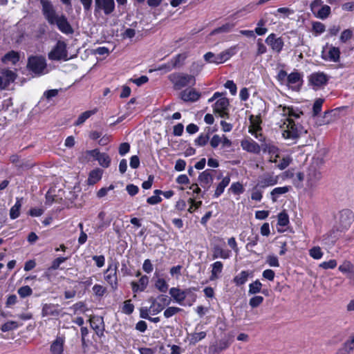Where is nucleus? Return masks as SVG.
I'll list each match as a JSON object with an SVG mask.
<instances>
[{
    "label": "nucleus",
    "instance_id": "f257e3e1",
    "mask_svg": "<svg viewBox=\"0 0 354 354\" xmlns=\"http://www.w3.org/2000/svg\"><path fill=\"white\" fill-rule=\"evenodd\" d=\"M279 108H282V115L288 116L286 118L287 129L284 130L282 136L285 139H295L299 136L300 131L297 124L290 117L299 118V114L297 113L292 106H286L280 105Z\"/></svg>",
    "mask_w": 354,
    "mask_h": 354
},
{
    "label": "nucleus",
    "instance_id": "f03ea898",
    "mask_svg": "<svg viewBox=\"0 0 354 354\" xmlns=\"http://www.w3.org/2000/svg\"><path fill=\"white\" fill-rule=\"evenodd\" d=\"M168 80L172 84L174 91H180L187 86H194L196 80L194 75L182 72H174L167 76Z\"/></svg>",
    "mask_w": 354,
    "mask_h": 354
},
{
    "label": "nucleus",
    "instance_id": "7ed1b4c3",
    "mask_svg": "<svg viewBox=\"0 0 354 354\" xmlns=\"http://www.w3.org/2000/svg\"><path fill=\"white\" fill-rule=\"evenodd\" d=\"M211 245L213 259L218 258L227 259L231 257V250L223 248L225 246V241L223 238L216 236H214L212 239Z\"/></svg>",
    "mask_w": 354,
    "mask_h": 354
},
{
    "label": "nucleus",
    "instance_id": "20e7f679",
    "mask_svg": "<svg viewBox=\"0 0 354 354\" xmlns=\"http://www.w3.org/2000/svg\"><path fill=\"white\" fill-rule=\"evenodd\" d=\"M47 66L46 58L42 55H30L28 57L26 68L36 76H41Z\"/></svg>",
    "mask_w": 354,
    "mask_h": 354
},
{
    "label": "nucleus",
    "instance_id": "39448f33",
    "mask_svg": "<svg viewBox=\"0 0 354 354\" xmlns=\"http://www.w3.org/2000/svg\"><path fill=\"white\" fill-rule=\"evenodd\" d=\"M118 266V261H112L111 263H109L107 269L104 272V280L113 290H116L118 288V279L117 274Z\"/></svg>",
    "mask_w": 354,
    "mask_h": 354
},
{
    "label": "nucleus",
    "instance_id": "423d86ee",
    "mask_svg": "<svg viewBox=\"0 0 354 354\" xmlns=\"http://www.w3.org/2000/svg\"><path fill=\"white\" fill-rule=\"evenodd\" d=\"M48 57L50 60L67 61L68 59V51L66 48V44L65 43V41L61 40L57 41L55 46L48 53Z\"/></svg>",
    "mask_w": 354,
    "mask_h": 354
},
{
    "label": "nucleus",
    "instance_id": "0eeeda50",
    "mask_svg": "<svg viewBox=\"0 0 354 354\" xmlns=\"http://www.w3.org/2000/svg\"><path fill=\"white\" fill-rule=\"evenodd\" d=\"M216 172V170L207 169L199 174L198 177V181L200 185L204 189V191L203 192V194L201 195L202 198H204L205 192H207L211 187L214 180L213 175Z\"/></svg>",
    "mask_w": 354,
    "mask_h": 354
},
{
    "label": "nucleus",
    "instance_id": "6e6552de",
    "mask_svg": "<svg viewBox=\"0 0 354 354\" xmlns=\"http://www.w3.org/2000/svg\"><path fill=\"white\" fill-rule=\"evenodd\" d=\"M229 106V99L225 97H221L213 104V111L214 113L218 114L221 118L228 119L230 118Z\"/></svg>",
    "mask_w": 354,
    "mask_h": 354
},
{
    "label": "nucleus",
    "instance_id": "1a4fd4ad",
    "mask_svg": "<svg viewBox=\"0 0 354 354\" xmlns=\"http://www.w3.org/2000/svg\"><path fill=\"white\" fill-rule=\"evenodd\" d=\"M354 221V214L349 209H344L339 212V229L341 232L347 230Z\"/></svg>",
    "mask_w": 354,
    "mask_h": 354
},
{
    "label": "nucleus",
    "instance_id": "9d476101",
    "mask_svg": "<svg viewBox=\"0 0 354 354\" xmlns=\"http://www.w3.org/2000/svg\"><path fill=\"white\" fill-rule=\"evenodd\" d=\"M261 149L265 153H268L271 158L274 156V158L270 160L272 162L277 163V158H279V149L275 145L273 141L263 138L261 140Z\"/></svg>",
    "mask_w": 354,
    "mask_h": 354
},
{
    "label": "nucleus",
    "instance_id": "9b49d317",
    "mask_svg": "<svg viewBox=\"0 0 354 354\" xmlns=\"http://www.w3.org/2000/svg\"><path fill=\"white\" fill-rule=\"evenodd\" d=\"M40 3L42 6V13L44 17L50 24L54 25V21L59 16L56 15L52 3L49 0H40Z\"/></svg>",
    "mask_w": 354,
    "mask_h": 354
},
{
    "label": "nucleus",
    "instance_id": "f8f14e48",
    "mask_svg": "<svg viewBox=\"0 0 354 354\" xmlns=\"http://www.w3.org/2000/svg\"><path fill=\"white\" fill-rule=\"evenodd\" d=\"M265 42L277 53H280L284 46V41L281 37H277L275 33H270L266 39Z\"/></svg>",
    "mask_w": 354,
    "mask_h": 354
},
{
    "label": "nucleus",
    "instance_id": "ddd939ff",
    "mask_svg": "<svg viewBox=\"0 0 354 354\" xmlns=\"http://www.w3.org/2000/svg\"><path fill=\"white\" fill-rule=\"evenodd\" d=\"M114 10V0H95V13L102 10L106 15H109L111 14Z\"/></svg>",
    "mask_w": 354,
    "mask_h": 354
},
{
    "label": "nucleus",
    "instance_id": "4468645a",
    "mask_svg": "<svg viewBox=\"0 0 354 354\" xmlns=\"http://www.w3.org/2000/svg\"><path fill=\"white\" fill-rule=\"evenodd\" d=\"M303 84L302 75L294 71L290 73L287 77V85L291 86L292 89L299 91Z\"/></svg>",
    "mask_w": 354,
    "mask_h": 354
},
{
    "label": "nucleus",
    "instance_id": "2eb2a0df",
    "mask_svg": "<svg viewBox=\"0 0 354 354\" xmlns=\"http://www.w3.org/2000/svg\"><path fill=\"white\" fill-rule=\"evenodd\" d=\"M54 24H56L57 28L64 34H73L74 32L71 25L64 15L59 16L54 21Z\"/></svg>",
    "mask_w": 354,
    "mask_h": 354
},
{
    "label": "nucleus",
    "instance_id": "dca6fc26",
    "mask_svg": "<svg viewBox=\"0 0 354 354\" xmlns=\"http://www.w3.org/2000/svg\"><path fill=\"white\" fill-rule=\"evenodd\" d=\"M278 183V177L274 176L270 174H266L263 176L260 177L257 183V186L261 189L273 186Z\"/></svg>",
    "mask_w": 354,
    "mask_h": 354
},
{
    "label": "nucleus",
    "instance_id": "f3484780",
    "mask_svg": "<svg viewBox=\"0 0 354 354\" xmlns=\"http://www.w3.org/2000/svg\"><path fill=\"white\" fill-rule=\"evenodd\" d=\"M201 95V93L193 88L183 90L180 93V99L185 102H196L200 99Z\"/></svg>",
    "mask_w": 354,
    "mask_h": 354
},
{
    "label": "nucleus",
    "instance_id": "a211bd4d",
    "mask_svg": "<svg viewBox=\"0 0 354 354\" xmlns=\"http://www.w3.org/2000/svg\"><path fill=\"white\" fill-rule=\"evenodd\" d=\"M322 177V173L319 171L315 168L309 169L307 174V186L311 189L317 187Z\"/></svg>",
    "mask_w": 354,
    "mask_h": 354
},
{
    "label": "nucleus",
    "instance_id": "6ab92c4d",
    "mask_svg": "<svg viewBox=\"0 0 354 354\" xmlns=\"http://www.w3.org/2000/svg\"><path fill=\"white\" fill-rule=\"evenodd\" d=\"M241 146L244 151L249 153L259 154L261 151V145L252 138L241 140Z\"/></svg>",
    "mask_w": 354,
    "mask_h": 354
},
{
    "label": "nucleus",
    "instance_id": "aec40b11",
    "mask_svg": "<svg viewBox=\"0 0 354 354\" xmlns=\"http://www.w3.org/2000/svg\"><path fill=\"white\" fill-rule=\"evenodd\" d=\"M328 78L324 73H313L309 77V82L316 87H321L327 84Z\"/></svg>",
    "mask_w": 354,
    "mask_h": 354
},
{
    "label": "nucleus",
    "instance_id": "412c9836",
    "mask_svg": "<svg viewBox=\"0 0 354 354\" xmlns=\"http://www.w3.org/2000/svg\"><path fill=\"white\" fill-rule=\"evenodd\" d=\"M58 304H44L42 306L41 316L42 317H58L60 315L61 309Z\"/></svg>",
    "mask_w": 354,
    "mask_h": 354
},
{
    "label": "nucleus",
    "instance_id": "4be33fe9",
    "mask_svg": "<svg viewBox=\"0 0 354 354\" xmlns=\"http://www.w3.org/2000/svg\"><path fill=\"white\" fill-rule=\"evenodd\" d=\"M65 337L57 336L50 346V354H64Z\"/></svg>",
    "mask_w": 354,
    "mask_h": 354
},
{
    "label": "nucleus",
    "instance_id": "5701e85b",
    "mask_svg": "<svg viewBox=\"0 0 354 354\" xmlns=\"http://www.w3.org/2000/svg\"><path fill=\"white\" fill-rule=\"evenodd\" d=\"M91 327L95 330L96 335L101 337L104 336V323L102 317H92L89 319Z\"/></svg>",
    "mask_w": 354,
    "mask_h": 354
},
{
    "label": "nucleus",
    "instance_id": "b1692460",
    "mask_svg": "<svg viewBox=\"0 0 354 354\" xmlns=\"http://www.w3.org/2000/svg\"><path fill=\"white\" fill-rule=\"evenodd\" d=\"M339 232H342L340 229L338 227H334L323 235V241H324L327 245H334L337 241L339 239L340 236Z\"/></svg>",
    "mask_w": 354,
    "mask_h": 354
},
{
    "label": "nucleus",
    "instance_id": "393cba45",
    "mask_svg": "<svg viewBox=\"0 0 354 354\" xmlns=\"http://www.w3.org/2000/svg\"><path fill=\"white\" fill-rule=\"evenodd\" d=\"M340 53V50L338 47L330 46L327 54H324V51H322V57L326 61L337 62L339 61Z\"/></svg>",
    "mask_w": 354,
    "mask_h": 354
},
{
    "label": "nucleus",
    "instance_id": "a878e982",
    "mask_svg": "<svg viewBox=\"0 0 354 354\" xmlns=\"http://www.w3.org/2000/svg\"><path fill=\"white\" fill-rule=\"evenodd\" d=\"M149 283V277L146 275L142 276L138 282L131 281V289L133 293H137L138 292H142L146 288Z\"/></svg>",
    "mask_w": 354,
    "mask_h": 354
},
{
    "label": "nucleus",
    "instance_id": "bb28decb",
    "mask_svg": "<svg viewBox=\"0 0 354 354\" xmlns=\"http://www.w3.org/2000/svg\"><path fill=\"white\" fill-rule=\"evenodd\" d=\"M230 183V175L227 174L225 176L223 177L221 181L218 183L216 187V189L213 194V198H218L225 191L226 187L229 185Z\"/></svg>",
    "mask_w": 354,
    "mask_h": 354
},
{
    "label": "nucleus",
    "instance_id": "cd10ccee",
    "mask_svg": "<svg viewBox=\"0 0 354 354\" xmlns=\"http://www.w3.org/2000/svg\"><path fill=\"white\" fill-rule=\"evenodd\" d=\"M249 120L250 122V126L249 127V132L254 135L257 131L261 130V124L262 122L261 118L260 115H251L249 117Z\"/></svg>",
    "mask_w": 354,
    "mask_h": 354
},
{
    "label": "nucleus",
    "instance_id": "c85d7f7f",
    "mask_svg": "<svg viewBox=\"0 0 354 354\" xmlns=\"http://www.w3.org/2000/svg\"><path fill=\"white\" fill-rule=\"evenodd\" d=\"M234 50L235 47L230 48L216 55V60L215 61V64H223L230 59V57L235 54Z\"/></svg>",
    "mask_w": 354,
    "mask_h": 354
},
{
    "label": "nucleus",
    "instance_id": "c756f323",
    "mask_svg": "<svg viewBox=\"0 0 354 354\" xmlns=\"http://www.w3.org/2000/svg\"><path fill=\"white\" fill-rule=\"evenodd\" d=\"M103 171L100 168L91 170L88 174L87 182L88 185H93L100 181L102 177Z\"/></svg>",
    "mask_w": 354,
    "mask_h": 354
},
{
    "label": "nucleus",
    "instance_id": "7c9ffc66",
    "mask_svg": "<svg viewBox=\"0 0 354 354\" xmlns=\"http://www.w3.org/2000/svg\"><path fill=\"white\" fill-rule=\"evenodd\" d=\"M251 274L252 272H250L248 270H242L233 278L232 281L236 286H241L247 282L248 277Z\"/></svg>",
    "mask_w": 354,
    "mask_h": 354
},
{
    "label": "nucleus",
    "instance_id": "2f4dec72",
    "mask_svg": "<svg viewBox=\"0 0 354 354\" xmlns=\"http://www.w3.org/2000/svg\"><path fill=\"white\" fill-rule=\"evenodd\" d=\"M19 53L15 50H10L8 52L1 57V62L3 63L10 62L12 64H16L19 61Z\"/></svg>",
    "mask_w": 354,
    "mask_h": 354
},
{
    "label": "nucleus",
    "instance_id": "473e14b6",
    "mask_svg": "<svg viewBox=\"0 0 354 354\" xmlns=\"http://www.w3.org/2000/svg\"><path fill=\"white\" fill-rule=\"evenodd\" d=\"M169 294L171 297L178 304H181L185 299L183 290L179 288L173 287L169 290Z\"/></svg>",
    "mask_w": 354,
    "mask_h": 354
},
{
    "label": "nucleus",
    "instance_id": "72a5a7b5",
    "mask_svg": "<svg viewBox=\"0 0 354 354\" xmlns=\"http://www.w3.org/2000/svg\"><path fill=\"white\" fill-rule=\"evenodd\" d=\"M223 264L221 261H216L212 264V271L210 275V280L213 281L218 279L219 274L222 272Z\"/></svg>",
    "mask_w": 354,
    "mask_h": 354
},
{
    "label": "nucleus",
    "instance_id": "f704fd0d",
    "mask_svg": "<svg viewBox=\"0 0 354 354\" xmlns=\"http://www.w3.org/2000/svg\"><path fill=\"white\" fill-rule=\"evenodd\" d=\"M98 111L97 108H95L92 110L86 111L82 113L76 121L74 122L75 126H80L87 119H88L91 116L95 114Z\"/></svg>",
    "mask_w": 354,
    "mask_h": 354
},
{
    "label": "nucleus",
    "instance_id": "c9c22d12",
    "mask_svg": "<svg viewBox=\"0 0 354 354\" xmlns=\"http://www.w3.org/2000/svg\"><path fill=\"white\" fill-rule=\"evenodd\" d=\"M290 190L289 186L278 187L273 189L271 192V198L273 202H276L279 195L284 194Z\"/></svg>",
    "mask_w": 354,
    "mask_h": 354
},
{
    "label": "nucleus",
    "instance_id": "e433bc0d",
    "mask_svg": "<svg viewBox=\"0 0 354 354\" xmlns=\"http://www.w3.org/2000/svg\"><path fill=\"white\" fill-rule=\"evenodd\" d=\"M186 58V54H178L173 57L169 62L174 68H180L183 66Z\"/></svg>",
    "mask_w": 354,
    "mask_h": 354
},
{
    "label": "nucleus",
    "instance_id": "4c0bfd02",
    "mask_svg": "<svg viewBox=\"0 0 354 354\" xmlns=\"http://www.w3.org/2000/svg\"><path fill=\"white\" fill-rule=\"evenodd\" d=\"M267 21L261 18L257 23V27L254 28L255 33L259 36L264 35L268 32V28L266 27Z\"/></svg>",
    "mask_w": 354,
    "mask_h": 354
},
{
    "label": "nucleus",
    "instance_id": "58836bf2",
    "mask_svg": "<svg viewBox=\"0 0 354 354\" xmlns=\"http://www.w3.org/2000/svg\"><path fill=\"white\" fill-rule=\"evenodd\" d=\"M3 75L5 76V81L3 86V89H4L9 86L11 82H13L16 80L17 75L15 72L9 69L6 70L3 73Z\"/></svg>",
    "mask_w": 354,
    "mask_h": 354
},
{
    "label": "nucleus",
    "instance_id": "ea45409f",
    "mask_svg": "<svg viewBox=\"0 0 354 354\" xmlns=\"http://www.w3.org/2000/svg\"><path fill=\"white\" fill-rule=\"evenodd\" d=\"M331 12L330 7L328 5H324L321 7V8L317 11V13H315L316 17L324 19H326Z\"/></svg>",
    "mask_w": 354,
    "mask_h": 354
},
{
    "label": "nucleus",
    "instance_id": "a19ab883",
    "mask_svg": "<svg viewBox=\"0 0 354 354\" xmlns=\"http://www.w3.org/2000/svg\"><path fill=\"white\" fill-rule=\"evenodd\" d=\"M100 166L104 168H108L111 165V158L106 153H101L98 158H97Z\"/></svg>",
    "mask_w": 354,
    "mask_h": 354
},
{
    "label": "nucleus",
    "instance_id": "79ce46f5",
    "mask_svg": "<svg viewBox=\"0 0 354 354\" xmlns=\"http://www.w3.org/2000/svg\"><path fill=\"white\" fill-rule=\"evenodd\" d=\"M326 30V26L324 24L319 21H313L312 23V31L315 35H319L324 33Z\"/></svg>",
    "mask_w": 354,
    "mask_h": 354
},
{
    "label": "nucleus",
    "instance_id": "37998d69",
    "mask_svg": "<svg viewBox=\"0 0 354 354\" xmlns=\"http://www.w3.org/2000/svg\"><path fill=\"white\" fill-rule=\"evenodd\" d=\"M19 327L18 323L15 321H8L1 325L0 329L2 332H8L15 330Z\"/></svg>",
    "mask_w": 354,
    "mask_h": 354
},
{
    "label": "nucleus",
    "instance_id": "c03bdc74",
    "mask_svg": "<svg viewBox=\"0 0 354 354\" xmlns=\"http://www.w3.org/2000/svg\"><path fill=\"white\" fill-rule=\"evenodd\" d=\"M21 207V202L17 201L15 204L10 209V217L11 219L14 220L19 216Z\"/></svg>",
    "mask_w": 354,
    "mask_h": 354
},
{
    "label": "nucleus",
    "instance_id": "a18cd8bd",
    "mask_svg": "<svg viewBox=\"0 0 354 354\" xmlns=\"http://www.w3.org/2000/svg\"><path fill=\"white\" fill-rule=\"evenodd\" d=\"M262 288V283L259 280L257 279L252 283L249 284L248 293L250 295H254L261 292Z\"/></svg>",
    "mask_w": 354,
    "mask_h": 354
},
{
    "label": "nucleus",
    "instance_id": "49530a36",
    "mask_svg": "<svg viewBox=\"0 0 354 354\" xmlns=\"http://www.w3.org/2000/svg\"><path fill=\"white\" fill-rule=\"evenodd\" d=\"M106 216V213L103 211L99 212L97 215V218L102 221L98 225H97V230L102 231L104 228H106L109 227L111 224V220L109 221H104V218Z\"/></svg>",
    "mask_w": 354,
    "mask_h": 354
},
{
    "label": "nucleus",
    "instance_id": "de8ad7c7",
    "mask_svg": "<svg viewBox=\"0 0 354 354\" xmlns=\"http://www.w3.org/2000/svg\"><path fill=\"white\" fill-rule=\"evenodd\" d=\"M203 64L199 62H194L190 66V75L197 76L203 70Z\"/></svg>",
    "mask_w": 354,
    "mask_h": 354
},
{
    "label": "nucleus",
    "instance_id": "09e8293b",
    "mask_svg": "<svg viewBox=\"0 0 354 354\" xmlns=\"http://www.w3.org/2000/svg\"><path fill=\"white\" fill-rule=\"evenodd\" d=\"M209 140V133L206 134L201 133L194 140V143L196 146L203 147L205 146Z\"/></svg>",
    "mask_w": 354,
    "mask_h": 354
},
{
    "label": "nucleus",
    "instance_id": "8fccbe9b",
    "mask_svg": "<svg viewBox=\"0 0 354 354\" xmlns=\"http://www.w3.org/2000/svg\"><path fill=\"white\" fill-rule=\"evenodd\" d=\"M229 192H231L235 195H240L244 192V188L240 182H235L231 185L229 188Z\"/></svg>",
    "mask_w": 354,
    "mask_h": 354
},
{
    "label": "nucleus",
    "instance_id": "3c124183",
    "mask_svg": "<svg viewBox=\"0 0 354 354\" xmlns=\"http://www.w3.org/2000/svg\"><path fill=\"white\" fill-rule=\"evenodd\" d=\"M289 223V216L285 210H283L278 214L277 224L280 226L285 227Z\"/></svg>",
    "mask_w": 354,
    "mask_h": 354
},
{
    "label": "nucleus",
    "instance_id": "603ef678",
    "mask_svg": "<svg viewBox=\"0 0 354 354\" xmlns=\"http://www.w3.org/2000/svg\"><path fill=\"white\" fill-rule=\"evenodd\" d=\"M68 258L64 257H59L55 258L51 263L50 267H48V270H55L59 268V266L62 263L65 262Z\"/></svg>",
    "mask_w": 354,
    "mask_h": 354
},
{
    "label": "nucleus",
    "instance_id": "864d4df0",
    "mask_svg": "<svg viewBox=\"0 0 354 354\" xmlns=\"http://www.w3.org/2000/svg\"><path fill=\"white\" fill-rule=\"evenodd\" d=\"M263 189L255 185L251 193V199L255 201H261L263 198Z\"/></svg>",
    "mask_w": 354,
    "mask_h": 354
},
{
    "label": "nucleus",
    "instance_id": "5fc2aeb1",
    "mask_svg": "<svg viewBox=\"0 0 354 354\" xmlns=\"http://www.w3.org/2000/svg\"><path fill=\"white\" fill-rule=\"evenodd\" d=\"M338 270L342 273H351L353 272L354 266L349 261H345L338 268Z\"/></svg>",
    "mask_w": 354,
    "mask_h": 354
},
{
    "label": "nucleus",
    "instance_id": "6e6d98bb",
    "mask_svg": "<svg viewBox=\"0 0 354 354\" xmlns=\"http://www.w3.org/2000/svg\"><path fill=\"white\" fill-rule=\"evenodd\" d=\"M133 310L134 305L131 303V300H126L124 302L123 306L122 308V312L126 315H129L133 313Z\"/></svg>",
    "mask_w": 354,
    "mask_h": 354
},
{
    "label": "nucleus",
    "instance_id": "4d7b16f0",
    "mask_svg": "<svg viewBox=\"0 0 354 354\" xmlns=\"http://www.w3.org/2000/svg\"><path fill=\"white\" fill-rule=\"evenodd\" d=\"M324 102V100L322 98H317L315 101L313 106V113L314 116L318 115L321 113Z\"/></svg>",
    "mask_w": 354,
    "mask_h": 354
},
{
    "label": "nucleus",
    "instance_id": "13d9d810",
    "mask_svg": "<svg viewBox=\"0 0 354 354\" xmlns=\"http://www.w3.org/2000/svg\"><path fill=\"white\" fill-rule=\"evenodd\" d=\"M207 335L206 332L201 331L199 333H194L191 335L190 344H195L199 341L203 339Z\"/></svg>",
    "mask_w": 354,
    "mask_h": 354
},
{
    "label": "nucleus",
    "instance_id": "bf43d9fd",
    "mask_svg": "<svg viewBox=\"0 0 354 354\" xmlns=\"http://www.w3.org/2000/svg\"><path fill=\"white\" fill-rule=\"evenodd\" d=\"M17 292L20 297L25 298L32 294V290L29 286H24L18 289Z\"/></svg>",
    "mask_w": 354,
    "mask_h": 354
},
{
    "label": "nucleus",
    "instance_id": "052dcab7",
    "mask_svg": "<svg viewBox=\"0 0 354 354\" xmlns=\"http://www.w3.org/2000/svg\"><path fill=\"white\" fill-rule=\"evenodd\" d=\"M310 256L314 259H320L323 256V252L319 246H314L309 250Z\"/></svg>",
    "mask_w": 354,
    "mask_h": 354
},
{
    "label": "nucleus",
    "instance_id": "680f3d73",
    "mask_svg": "<svg viewBox=\"0 0 354 354\" xmlns=\"http://www.w3.org/2000/svg\"><path fill=\"white\" fill-rule=\"evenodd\" d=\"M183 310L182 308L178 307H168L164 311V316L166 318H169L174 316V315L181 312Z\"/></svg>",
    "mask_w": 354,
    "mask_h": 354
},
{
    "label": "nucleus",
    "instance_id": "e2e57ef3",
    "mask_svg": "<svg viewBox=\"0 0 354 354\" xmlns=\"http://www.w3.org/2000/svg\"><path fill=\"white\" fill-rule=\"evenodd\" d=\"M155 286L162 292H166L168 290V284L162 278L158 279V280L156 281Z\"/></svg>",
    "mask_w": 354,
    "mask_h": 354
},
{
    "label": "nucleus",
    "instance_id": "0e129e2a",
    "mask_svg": "<svg viewBox=\"0 0 354 354\" xmlns=\"http://www.w3.org/2000/svg\"><path fill=\"white\" fill-rule=\"evenodd\" d=\"M257 52L256 55L257 56L262 55L267 52V47L263 44L262 39L259 38L257 41Z\"/></svg>",
    "mask_w": 354,
    "mask_h": 354
},
{
    "label": "nucleus",
    "instance_id": "69168bd1",
    "mask_svg": "<svg viewBox=\"0 0 354 354\" xmlns=\"http://www.w3.org/2000/svg\"><path fill=\"white\" fill-rule=\"evenodd\" d=\"M266 263L270 267H279L278 257L274 254H269L266 257Z\"/></svg>",
    "mask_w": 354,
    "mask_h": 354
},
{
    "label": "nucleus",
    "instance_id": "338daca9",
    "mask_svg": "<svg viewBox=\"0 0 354 354\" xmlns=\"http://www.w3.org/2000/svg\"><path fill=\"white\" fill-rule=\"evenodd\" d=\"M263 300L264 298L262 296H254L250 298L249 301V305L253 308H257L263 303Z\"/></svg>",
    "mask_w": 354,
    "mask_h": 354
},
{
    "label": "nucleus",
    "instance_id": "774afa93",
    "mask_svg": "<svg viewBox=\"0 0 354 354\" xmlns=\"http://www.w3.org/2000/svg\"><path fill=\"white\" fill-rule=\"evenodd\" d=\"M343 346L344 349L348 353L354 350V334H353L349 339L344 342Z\"/></svg>",
    "mask_w": 354,
    "mask_h": 354
}]
</instances>
